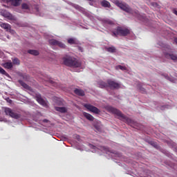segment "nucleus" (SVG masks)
<instances>
[{
    "label": "nucleus",
    "mask_w": 177,
    "mask_h": 177,
    "mask_svg": "<svg viewBox=\"0 0 177 177\" xmlns=\"http://www.w3.org/2000/svg\"><path fill=\"white\" fill-rule=\"evenodd\" d=\"M0 74L4 77V78H8V80H12V77H10V75L3 69V68L0 66Z\"/></svg>",
    "instance_id": "9d476101"
},
{
    "label": "nucleus",
    "mask_w": 177,
    "mask_h": 177,
    "mask_svg": "<svg viewBox=\"0 0 177 177\" xmlns=\"http://www.w3.org/2000/svg\"><path fill=\"white\" fill-rule=\"evenodd\" d=\"M30 55H33V56H38L39 55V52L37 50H29L28 51Z\"/></svg>",
    "instance_id": "412c9836"
},
{
    "label": "nucleus",
    "mask_w": 177,
    "mask_h": 177,
    "mask_svg": "<svg viewBox=\"0 0 177 177\" xmlns=\"http://www.w3.org/2000/svg\"><path fill=\"white\" fill-rule=\"evenodd\" d=\"M4 3H9V2H12V0H1Z\"/></svg>",
    "instance_id": "7c9ffc66"
},
{
    "label": "nucleus",
    "mask_w": 177,
    "mask_h": 177,
    "mask_svg": "<svg viewBox=\"0 0 177 177\" xmlns=\"http://www.w3.org/2000/svg\"><path fill=\"white\" fill-rule=\"evenodd\" d=\"M84 117L86 118V120H88V121H93L95 120V118L92 116V115L88 113H84Z\"/></svg>",
    "instance_id": "a211bd4d"
},
{
    "label": "nucleus",
    "mask_w": 177,
    "mask_h": 177,
    "mask_svg": "<svg viewBox=\"0 0 177 177\" xmlns=\"http://www.w3.org/2000/svg\"><path fill=\"white\" fill-rule=\"evenodd\" d=\"M163 55L166 59L173 60V62H177V56L171 52L169 47H166L163 49Z\"/></svg>",
    "instance_id": "39448f33"
},
{
    "label": "nucleus",
    "mask_w": 177,
    "mask_h": 177,
    "mask_svg": "<svg viewBox=\"0 0 177 177\" xmlns=\"http://www.w3.org/2000/svg\"><path fill=\"white\" fill-rule=\"evenodd\" d=\"M18 82L25 89H27L28 91H30L31 90V87L30 86H28V84H27L25 82H24L23 80H19Z\"/></svg>",
    "instance_id": "4468645a"
},
{
    "label": "nucleus",
    "mask_w": 177,
    "mask_h": 177,
    "mask_svg": "<svg viewBox=\"0 0 177 177\" xmlns=\"http://www.w3.org/2000/svg\"><path fill=\"white\" fill-rule=\"evenodd\" d=\"M106 50H107V52H109V53H115L117 49L115 48V47L111 46L106 48Z\"/></svg>",
    "instance_id": "6ab92c4d"
},
{
    "label": "nucleus",
    "mask_w": 177,
    "mask_h": 177,
    "mask_svg": "<svg viewBox=\"0 0 177 177\" xmlns=\"http://www.w3.org/2000/svg\"><path fill=\"white\" fill-rule=\"evenodd\" d=\"M36 100L37 102H38V103H39V104H41V106H44V107H46L48 106L45 100H44L42 97H41V95L39 94H37L36 95Z\"/></svg>",
    "instance_id": "1a4fd4ad"
},
{
    "label": "nucleus",
    "mask_w": 177,
    "mask_h": 177,
    "mask_svg": "<svg viewBox=\"0 0 177 177\" xmlns=\"http://www.w3.org/2000/svg\"><path fill=\"white\" fill-rule=\"evenodd\" d=\"M174 41L177 44V38L174 39Z\"/></svg>",
    "instance_id": "4c0bfd02"
},
{
    "label": "nucleus",
    "mask_w": 177,
    "mask_h": 177,
    "mask_svg": "<svg viewBox=\"0 0 177 177\" xmlns=\"http://www.w3.org/2000/svg\"><path fill=\"white\" fill-rule=\"evenodd\" d=\"M3 67H4V68H7V70H10L13 68V64L12 63V61L7 62L3 64Z\"/></svg>",
    "instance_id": "9b49d317"
},
{
    "label": "nucleus",
    "mask_w": 177,
    "mask_h": 177,
    "mask_svg": "<svg viewBox=\"0 0 177 177\" xmlns=\"http://www.w3.org/2000/svg\"><path fill=\"white\" fill-rule=\"evenodd\" d=\"M12 64H15L16 66H20V59L18 58L12 59Z\"/></svg>",
    "instance_id": "5701e85b"
},
{
    "label": "nucleus",
    "mask_w": 177,
    "mask_h": 177,
    "mask_svg": "<svg viewBox=\"0 0 177 177\" xmlns=\"http://www.w3.org/2000/svg\"><path fill=\"white\" fill-rule=\"evenodd\" d=\"M99 86H100V88H109V84H108L107 81H106V83L104 82H100Z\"/></svg>",
    "instance_id": "4be33fe9"
},
{
    "label": "nucleus",
    "mask_w": 177,
    "mask_h": 177,
    "mask_svg": "<svg viewBox=\"0 0 177 177\" xmlns=\"http://www.w3.org/2000/svg\"><path fill=\"white\" fill-rule=\"evenodd\" d=\"M55 110L56 111H59V113H67V108L66 107H59V106H56L55 107Z\"/></svg>",
    "instance_id": "2eb2a0df"
},
{
    "label": "nucleus",
    "mask_w": 177,
    "mask_h": 177,
    "mask_svg": "<svg viewBox=\"0 0 177 177\" xmlns=\"http://www.w3.org/2000/svg\"><path fill=\"white\" fill-rule=\"evenodd\" d=\"M102 150H104L105 151H107L108 149L106 147H101Z\"/></svg>",
    "instance_id": "473e14b6"
},
{
    "label": "nucleus",
    "mask_w": 177,
    "mask_h": 177,
    "mask_svg": "<svg viewBox=\"0 0 177 177\" xmlns=\"http://www.w3.org/2000/svg\"><path fill=\"white\" fill-rule=\"evenodd\" d=\"M4 113L6 115H8L11 118H15V120H19V118H21V114L16 113V111H12V109L8 107L4 108Z\"/></svg>",
    "instance_id": "20e7f679"
},
{
    "label": "nucleus",
    "mask_w": 177,
    "mask_h": 177,
    "mask_svg": "<svg viewBox=\"0 0 177 177\" xmlns=\"http://www.w3.org/2000/svg\"><path fill=\"white\" fill-rule=\"evenodd\" d=\"M84 106L85 107V109H87L88 111H91V113H94L95 114H99V113H100V110H99L97 107L93 105H91L90 104H85Z\"/></svg>",
    "instance_id": "6e6552de"
},
{
    "label": "nucleus",
    "mask_w": 177,
    "mask_h": 177,
    "mask_svg": "<svg viewBox=\"0 0 177 177\" xmlns=\"http://www.w3.org/2000/svg\"><path fill=\"white\" fill-rule=\"evenodd\" d=\"M108 88L110 89H120L121 88V84L111 79L107 80Z\"/></svg>",
    "instance_id": "0eeeda50"
},
{
    "label": "nucleus",
    "mask_w": 177,
    "mask_h": 177,
    "mask_svg": "<svg viewBox=\"0 0 177 177\" xmlns=\"http://www.w3.org/2000/svg\"><path fill=\"white\" fill-rule=\"evenodd\" d=\"M57 104H58L59 106H62L63 102L59 101V102H57Z\"/></svg>",
    "instance_id": "72a5a7b5"
},
{
    "label": "nucleus",
    "mask_w": 177,
    "mask_h": 177,
    "mask_svg": "<svg viewBox=\"0 0 177 177\" xmlns=\"http://www.w3.org/2000/svg\"><path fill=\"white\" fill-rule=\"evenodd\" d=\"M140 91L141 92H146V89H145V88H140Z\"/></svg>",
    "instance_id": "2f4dec72"
},
{
    "label": "nucleus",
    "mask_w": 177,
    "mask_h": 177,
    "mask_svg": "<svg viewBox=\"0 0 177 177\" xmlns=\"http://www.w3.org/2000/svg\"><path fill=\"white\" fill-rule=\"evenodd\" d=\"M50 82H51V84H54L53 81H51Z\"/></svg>",
    "instance_id": "58836bf2"
},
{
    "label": "nucleus",
    "mask_w": 177,
    "mask_h": 177,
    "mask_svg": "<svg viewBox=\"0 0 177 177\" xmlns=\"http://www.w3.org/2000/svg\"><path fill=\"white\" fill-rule=\"evenodd\" d=\"M115 5L118 6L122 10H124V12H127V13H131L132 12V9L129 8V6H128L125 3H121L120 1H115Z\"/></svg>",
    "instance_id": "423d86ee"
},
{
    "label": "nucleus",
    "mask_w": 177,
    "mask_h": 177,
    "mask_svg": "<svg viewBox=\"0 0 177 177\" xmlns=\"http://www.w3.org/2000/svg\"><path fill=\"white\" fill-rule=\"evenodd\" d=\"M7 102L8 103H10V104H12V100L8 98V100H7Z\"/></svg>",
    "instance_id": "f704fd0d"
},
{
    "label": "nucleus",
    "mask_w": 177,
    "mask_h": 177,
    "mask_svg": "<svg viewBox=\"0 0 177 177\" xmlns=\"http://www.w3.org/2000/svg\"><path fill=\"white\" fill-rule=\"evenodd\" d=\"M74 93H75V95H77V96H85V92L80 88H75L74 90Z\"/></svg>",
    "instance_id": "f8f14e48"
},
{
    "label": "nucleus",
    "mask_w": 177,
    "mask_h": 177,
    "mask_svg": "<svg viewBox=\"0 0 177 177\" xmlns=\"http://www.w3.org/2000/svg\"><path fill=\"white\" fill-rule=\"evenodd\" d=\"M68 44L70 45H78V41L75 38H70L68 39Z\"/></svg>",
    "instance_id": "f3484780"
},
{
    "label": "nucleus",
    "mask_w": 177,
    "mask_h": 177,
    "mask_svg": "<svg viewBox=\"0 0 177 177\" xmlns=\"http://www.w3.org/2000/svg\"><path fill=\"white\" fill-rule=\"evenodd\" d=\"M64 64L67 67H73V68H80L82 64L77 58L70 56H66L62 58Z\"/></svg>",
    "instance_id": "f03ea898"
},
{
    "label": "nucleus",
    "mask_w": 177,
    "mask_h": 177,
    "mask_svg": "<svg viewBox=\"0 0 177 177\" xmlns=\"http://www.w3.org/2000/svg\"><path fill=\"white\" fill-rule=\"evenodd\" d=\"M11 2L13 6H19L20 5V0H12Z\"/></svg>",
    "instance_id": "b1692460"
},
{
    "label": "nucleus",
    "mask_w": 177,
    "mask_h": 177,
    "mask_svg": "<svg viewBox=\"0 0 177 177\" xmlns=\"http://www.w3.org/2000/svg\"><path fill=\"white\" fill-rule=\"evenodd\" d=\"M57 46H59V48H62V49H66V44L62 43V41H58Z\"/></svg>",
    "instance_id": "a878e982"
},
{
    "label": "nucleus",
    "mask_w": 177,
    "mask_h": 177,
    "mask_svg": "<svg viewBox=\"0 0 177 177\" xmlns=\"http://www.w3.org/2000/svg\"><path fill=\"white\" fill-rule=\"evenodd\" d=\"M112 33L113 37H127L131 34V30L127 28L118 26Z\"/></svg>",
    "instance_id": "7ed1b4c3"
},
{
    "label": "nucleus",
    "mask_w": 177,
    "mask_h": 177,
    "mask_svg": "<svg viewBox=\"0 0 177 177\" xmlns=\"http://www.w3.org/2000/svg\"><path fill=\"white\" fill-rule=\"evenodd\" d=\"M106 23H107L108 24H113V21H106Z\"/></svg>",
    "instance_id": "c9c22d12"
},
{
    "label": "nucleus",
    "mask_w": 177,
    "mask_h": 177,
    "mask_svg": "<svg viewBox=\"0 0 177 177\" xmlns=\"http://www.w3.org/2000/svg\"><path fill=\"white\" fill-rule=\"evenodd\" d=\"M94 127H95L96 131H97L98 132H100V131H101V129H102V128L100 127V126H99V125H95Z\"/></svg>",
    "instance_id": "cd10ccee"
},
{
    "label": "nucleus",
    "mask_w": 177,
    "mask_h": 177,
    "mask_svg": "<svg viewBox=\"0 0 177 177\" xmlns=\"http://www.w3.org/2000/svg\"><path fill=\"white\" fill-rule=\"evenodd\" d=\"M50 45H53V46H57V44L59 42V41L55 39H50L48 41Z\"/></svg>",
    "instance_id": "aec40b11"
},
{
    "label": "nucleus",
    "mask_w": 177,
    "mask_h": 177,
    "mask_svg": "<svg viewBox=\"0 0 177 177\" xmlns=\"http://www.w3.org/2000/svg\"><path fill=\"white\" fill-rule=\"evenodd\" d=\"M100 5L103 8H111V5L110 4V2H109L106 0H103L100 2Z\"/></svg>",
    "instance_id": "ddd939ff"
},
{
    "label": "nucleus",
    "mask_w": 177,
    "mask_h": 177,
    "mask_svg": "<svg viewBox=\"0 0 177 177\" xmlns=\"http://www.w3.org/2000/svg\"><path fill=\"white\" fill-rule=\"evenodd\" d=\"M164 77L165 78H166V80H169V81H171V82H173L174 80H172V78L169 77L168 75H164Z\"/></svg>",
    "instance_id": "c85d7f7f"
},
{
    "label": "nucleus",
    "mask_w": 177,
    "mask_h": 177,
    "mask_svg": "<svg viewBox=\"0 0 177 177\" xmlns=\"http://www.w3.org/2000/svg\"><path fill=\"white\" fill-rule=\"evenodd\" d=\"M49 120H46V119H44L43 120V122H48Z\"/></svg>",
    "instance_id": "e433bc0d"
},
{
    "label": "nucleus",
    "mask_w": 177,
    "mask_h": 177,
    "mask_svg": "<svg viewBox=\"0 0 177 177\" xmlns=\"http://www.w3.org/2000/svg\"><path fill=\"white\" fill-rule=\"evenodd\" d=\"M117 67L118 68H120V70H122V71H125V70H127V68L125 66H122L121 65H119Z\"/></svg>",
    "instance_id": "bb28decb"
},
{
    "label": "nucleus",
    "mask_w": 177,
    "mask_h": 177,
    "mask_svg": "<svg viewBox=\"0 0 177 177\" xmlns=\"http://www.w3.org/2000/svg\"><path fill=\"white\" fill-rule=\"evenodd\" d=\"M0 26H1V28L6 30V31H9L12 28V27L10 26V25L9 24L2 23Z\"/></svg>",
    "instance_id": "dca6fc26"
},
{
    "label": "nucleus",
    "mask_w": 177,
    "mask_h": 177,
    "mask_svg": "<svg viewBox=\"0 0 177 177\" xmlns=\"http://www.w3.org/2000/svg\"><path fill=\"white\" fill-rule=\"evenodd\" d=\"M21 8L25 9L26 10H28V9H30V6H28V4L23 3L21 4Z\"/></svg>",
    "instance_id": "393cba45"
},
{
    "label": "nucleus",
    "mask_w": 177,
    "mask_h": 177,
    "mask_svg": "<svg viewBox=\"0 0 177 177\" xmlns=\"http://www.w3.org/2000/svg\"><path fill=\"white\" fill-rule=\"evenodd\" d=\"M151 5L152 6H153L154 8L158 7V4L157 3H155V2L151 3Z\"/></svg>",
    "instance_id": "c756f323"
},
{
    "label": "nucleus",
    "mask_w": 177,
    "mask_h": 177,
    "mask_svg": "<svg viewBox=\"0 0 177 177\" xmlns=\"http://www.w3.org/2000/svg\"><path fill=\"white\" fill-rule=\"evenodd\" d=\"M105 109L107 111H109V113H112V114H115V115L118 116V119L121 121H123L124 122H126V124H128L129 125H131V127H133L134 124L133 120L125 116V115H124L123 113L121 112V111L111 106H106Z\"/></svg>",
    "instance_id": "f257e3e1"
}]
</instances>
